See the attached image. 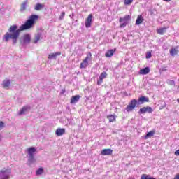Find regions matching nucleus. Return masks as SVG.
<instances>
[{"instance_id": "obj_1", "label": "nucleus", "mask_w": 179, "mask_h": 179, "mask_svg": "<svg viewBox=\"0 0 179 179\" xmlns=\"http://www.w3.org/2000/svg\"><path fill=\"white\" fill-rule=\"evenodd\" d=\"M37 20H38V15H32L26 21L24 24L20 27V29H18L17 25H11L8 29L9 32H6L4 34L3 41L8 43V41L11 39L13 44H16V43H17V39L20 36V31H22V30H29V29H31L34 24H36V22Z\"/></svg>"}, {"instance_id": "obj_2", "label": "nucleus", "mask_w": 179, "mask_h": 179, "mask_svg": "<svg viewBox=\"0 0 179 179\" xmlns=\"http://www.w3.org/2000/svg\"><path fill=\"white\" fill-rule=\"evenodd\" d=\"M90 61H92V53L88 52L87 53V56L85 59L80 64V69L87 68V66H89V62H90Z\"/></svg>"}, {"instance_id": "obj_3", "label": "nucleus", "mask_w": 179, "mask_h": 179, "mask_svg": "<svg viewBox=\"0 0 179 179\" xmlns=\"http://www.w3.org/2000/svg\"><path fill=\"white\" fill-rule=\"evenodd\" d=\"M131 19V16L127 15L123 18H120L119 22L120 23V29H124L128 24V21Z\"/></svg>"}, {"instance_id": "obj_4", "label": "nucleus", "mask_w": 179, "mask_h": 179, "mask_svg": "<svg viewBox=\"0 0 179 179\" xmlns=\"http://www.w3.org/2000/svg\"><path fill=\"white\" fill-rule=\"evenodd\" d=\"M11 80L9 78H6L3 80L1 83V87L3 89H6V90H9L10 89Z\"/></svg>"}, {"instance_id": "obj_5", "label": "nucleus", "mask_w": 179, "mask_h": 179, "mask_svg": "<svg viewBox=\"0 0 179 179\" xmlns=\"http://www.w3.org/2000/svg\"><path fill=\"white\" fill-rule=\"evenodd\" d=\"M140 114H145V113H148L149 114H151V113H153V108L150 106L143 107L140 108L139 110Z\"/></svg>"}, {"instance_id": "obj_6", "label": "nucleus", "mask_w": 179, "mask_h": 179, "mask_svg": "<svg viewBox=\"0 0 179 179\" xmlns=\"http://www.w3.org/2000/svg\"><path fill=\"white\" fill-rule=\"evenodd\" d=\"M92 20H93V15L90 14L85 20V27L87 29L92 27Z\"/></svg>"}, {"instance_id": "obj_7", "label": "nucleus", "mask_w": 179, "mask_h": 179, "mask_svg": "<svg viewBox=\"0 0 179 179\" xmlns=\"http://www.w3.org/2000/svg\"><path fill=\"white\" fill-rule=\"evenodd\" d=\"M27 152L28 155L27 157H29L34 156V155H36V152H37V150L34 147H31L27 149Z\"/></svg>"}, {"instance_id": "obj_8", "label": "nucleus", "mask_w": 179, "mask_h": 179, "mask_svg": "<svg viewBox=\"0 0 179 179\" xmlns=\"http://www.w3.org/2000/svg\"><path fill=\"white\" fill-rule=\"evenodd\" d=\"M101 155H102V156H108L110 155H113V150L110 148L103 149L101 150Z\"/></svg>"}, {"instance_id": "obj_9", "label": "nucleus", "mask_w": 179, "mask_h": 179, "mask_svg": "<svg viewBox=\"0 0 179 179\" xmlns=\"http://www.w3.org/2000/svg\"><path fill=\"white\" fill-rule=\"evenodd\" d=\"M30 110V106H24L22 109L20 110L18 112V115H23V114H25Z\"/></svg>"}, {"instance_id": "obj_10", "label": "nucleus", "mask_w": 179, "mask_h": 179, "mask_svg": "<svg viewBox=\"0 0 179 179\" xmlns=\"http://www.w3.org/2000/svg\"><path fill=\"white\" fill-rule=\"evenodd\" d=\"M107 78V73L103 72L101 73L99 76V80L97 81V85H101L103 83V79H106Z\"/></svg>"}, {"instance_id": "obj_11", "label": "nucleus", "mask_w": 179, "mask_h": 179, "mask_svg": "<svg viewBox=\"0 0 179 179\" xmlns=\"http://www.w3.org/2000/svg\"><path fill=\"white\" fill-rule=\"evenodd\" d=\"M61 55V52H57L55 53H50L49 54L48 58V59H56L57 57Z\"/></svg>"}, {"instance_id": "obj_12", "label": "nucleus", "mask_w": 179, "mask_h": 179, "mask_svg": "<svg viewBox=\"0 0 179 179\" xmlns=\"http://www.w3.org/2000/svg\"><path fill=\"white\" fill-rule=\"evenodd\" d=\"M64 134H65V129H64V128H58L55 131L56 136H62V135H64Z\"/></svg>"}, {"instance_id": "obj_13", "label": "nucleus", "mask_w": 179, "mask_h": 179, "mask_svg": "<svg viewBox=\"0 0 179 179\" xmlns=\"http://www.w3.org/2000/svg\"><path fill=\"white\" fill-rule=\"evenodd\" d=\"M31 40V37L30 36V34H25L23 36V42L24 44H29Z\"/></svg>"}, {"instance_id": "obj_14", "label": "nucleus", "mask_w": 179, "mask_h": 179, "mask_svg": "<svg viewBox=\"0 0 179 179\" xmlns=\"http://www.w3.org/2000/svg\"><path fill=\"white\" fill-rule=\"evenodd\" d=\"M150 72L149 67H145L139 71V75H148Z\"/></svg>"}, {"instance_id": "obj_15", "label": "nucleus", "mask_w": 179, "mask_h": 179, "mask_svg": "<svg viewBox=\"0 0 179 179\" xmlns=\"http://www.w3.org/2000/svg\"><path fill=\"white\" fill-rule=\"evenodd\" d=\"M79 99H80V96L79 95L73 96L71 99V104H75V103H78L79 101Z\"/></svg>"}, {"instance_id": "obj_16", "label": "nucleus", "mask_w": 179, "mask_h": 179, "mask_svg": "<svg viewBox=\"0 0 179 179\" xmlns=\"http://www.w3.org/2000/svg\"><path fill=\"white\" fill-rule=\"evenodd\" d=\"M138 103L140 104H143V103H149V98L146 96H141L138 99Z\"/></svg>"}, {"instance_id": "obj_17", "label": "nucleus", "mask_w": 179, "mask_h": 179, "mask_svg": "<svg viewBox=\"0 0 179 179\" xmlns=\"http://www.w3.org/2000/svg\"><path fill=\"white\" fill-rule=\"evenodd\" d=\"M169 52L171 57H174V55H177V54H178V48L176 47V48H171Z\"/></svg>"}, {"instance_id": "obj_18", "label": "nucleus", "mask_w": 179, "mask_h": 179, "mask_svg": "<svg viewBox=\"0 0 179 179\" xmlns=\"http://www.w3.org/2000/svg\"><path fill=\"white\" fill-rule=\"evenodd\" d=\"M41 38V33H38L35 35V37L33 40V43L34 44H37V43H38V41H40V39Z\"/></svg>"}, {"instance_id": "obj_19", "label": "nucleus", "mask_w": 179, "mask_h": 179, "mask_svg": "<svg viewBox=\"0 0 179 179\" xmlns=\"http://www.w3.org/2000/svg\"><path fill=\"white\" fill-rule=\"evenodd\" d=\"M155 131L152 130L147 133V134L144 136V139H149V138H152L155 136Z\"/></svg>"}, {"instance_id": "obj_20", "label": "nucleus", "mask_w": 179, "mask_h": 179, "mask_svg": "<svg viewBox=\"0 0 179 179\" xmlns=\"http://www.w3.org/2000/svg\"><path fill=\"white\" fill-rule=\"evenodd\" d=\"M115 50H109L105 53V56L107 58H110V57H113L114 55Z\"/></svg>"}, {"instance_id": "obj_21", "label": "nucleus", "mask_w": 179, "mask_h": 179, "mask_svg": "<svg viewBox=\"0 0 179 179\" xmlns=\"http://www.w3.org/2000/svg\"><path fill=\"white\" fill-rule=\"evenodd\" d=\"M107 118L109 120V122H114L117 118V116H115V115H108Z\"/></svg>"}, {"instance_id": "obj_22", "label": "nucleus", "mask_w": 179, "mask_h": 179, "mask_svg": "<svg viewBox=\"0 0 179 179\" xmlns=\"http://www.w3.org/2000/svg\"><path fill=\"white\" fill-rule=\"evenodd\" d=\"M43 8H44V4H41L40 3H38L35 6L34 10L38 11V10H41V9H43Z\"/></svg>"}, {"instance_id": "obj_23", "label": "nucleus", "mask_w": 179, "mask_h": 179, "mask_svg": "<svg viewBox=\"0 0 179 179\" xmlns=\"http://www.w3.org/2000/svg\"><path fill=\"white\" fill-rule=\"evenodd\" d=\"M143 17L142 15H138L136 20V24H141V23L143 22Z\"/></svg>"}, {"instance_id": "obj_24", "label": "nucleus", "mask_w": 179, "mask_h": 179, "mask_svg": "<svg viewBox=\"0 0 179 179\" xmlns=\"http://www.w3.org/2000/svg\"><path fill=\"white\" fill-rule=\"evenodd\" d=\"M36 157L34 156L32 157H28V164H33L36 163Z\"/></svg>"}, {"instance_id": "obj_25", "label": "nucleus", "mask_w": 179, "mask_h": 179, "mask_svg": "<svg viewBox=\"0 0 179 179\" xmlns=\"http://www.w3.org/2000/svg\"><path fill=\"white\" fill-rule=\"evenodd\" d=\"M27 6V1H26L24 3H22L21 8H20L21 12H23V11L26 10V7Z\"/></svg>"}, {"instance_id": "obj_26", "label": "nucleus", "mask_w": 179, "mask_h": 179, "mask_svg": "<svg viewBox=\"0 0 179 179\" xmlns=\"http://www.w3.org/2000/svg\"><path fill=\"white\" fill-rule=\"evenodd\" d=\"M166 29H167V28H166V27L158 29L157 30V33L158 34H163V33H166Z\"/></svg>"}, {"instance_id": "obj_27", "label": "nucleus", "mask_w": 179, "mask_h": 179, "mask_svg": "<svg viewBox=\"0 0 179 179\" xmlns=\"http://www.w3.org/2000/svg\"><path fill=\"white\" fill-rule=\"evenodd\" d=\"M141 179H156L154 177H150V176L147 174H143L141 177Z\"/></svg>"}, {"instance_id": "obj_28", "label": "nucleus", "mask_w": 179, "mask_h": 179, "mask_svg": "<svg viewBox=\"0 0 179 179\" xmlns=\"http://www.w3.org/2000/svg\"><path fill=\"white\" fill-rule=\"evenodd\" d=\"M137 103H138V101L136 100L133 99L131 101L129 105L135 108V107H136Z\"/></svg>"}, {"instance_id": "obj_29", "label": "nucleus", "mask_w": 179, "mask_h": 179, "mask_svg": "<svg viewBox=\"0 0 179 179\" xmlns=\"http://www.w3.org/2000/svg\"><path fill=\"white\" fill-rule=\"evenodd\" d=\"M43 173H44V169L43 168H39L36 171V176H41Z\"/></svg>"}, {"instance_id": "obj_30", "label": "nucleus", "mask_w": 179, "mask_h": 179, "mask_svg": "<svg viewBox=\"0 0 179 179\" xmlns=\"http://www.w3.org/2000/svg\"><path fill=\"white\" fill-rule=\"evenodd\" d=\"M134 108H135L134 106H131L130 104H129L127 108H126V111H127L128 113H129V111H132V110H134Z\"/></svg>"}, {"instance_id": "obj_31", "label": "nucleus", "mask_w": 179, "mask_h": 179, "mask_svg": "<svg viewBox=\"0 0 179 179\" xmlns=\"http://www.w3.org/2000/svg\"><path fill=\"white\" fill-rule=\"evenodd\" d=\"M134 2V0H124V5H131Z\"/></svg>"}, {"instance_id": "obj_32", "label": "nucleus", "mask_w": 179, "mask_h": 179, "mask_svg": "<svg viewBox=\"0 0 179 179\" xmlns=\"http://www.w3.org/2000/svg\"><path fill=\"white\" fill-rule=\"evenodd\" d=\"M65 17V12H62L60 16L59 17V20H62Z\"/></svg>"}, {"instance_id": "obj_33", "label": "nucleus", "mask_w": 179, "mask_h": 179, "mask_svg": "<svg viewBox=\"0 0 179 179\" xmlns=\"http://www.w3.org/2000/svg\"><path fill=\"white\" fill-rule=\"evenodd\" d=\"M146 58L148 59L149 58H151L152 57V52H148L147 53H146Z\"/></svg>"}, {"instance_id": "obj_34", "label": "nucleus", "mask_w": 179, "mask_h": 179, "mask_svg": "<svg viewBox=\"0 0 179 179\" xmlns=\"http://www.w3.org/2000/svg\"><path fill=\"white\" fill-rule=\"evenodd\" d=\"M5 127V123L2 121H0V130H2V129Z\"/></svg>"}, {"instance_id": "obj_35", "label": "nucleus", "mask_w": 179, "mask_h": 179, "mask_svg": "<svg viewBox=\"0 0 179 179\" xmlns=\"http://www.w3.org/2000/svg\"><path fill=\"white\" fill-rule=\"evenodd\" d=\"M176 156H179V149L175 152Z\"/></svg>"}, {"instance_id": "obj_36", "label": "nucleus", "mask_w": 179, "mask_h": 179, "mask_svg": "<svg viewBox=\"0 0 179 179\" xmlns=\"http://www.w3.org/2000/svg\"><path fill=\"white\" fill-rule=\"evenodd\" d=\"M174 179H179V174H176L174 177Z\"/></svg>"}, {"instance_id": "obj_37", "label": "nucleus", "mask_w": 179, "mask_h": 179, "mask_svg": "<svg viewBox=\"0 0 179 179\" xmlns=\"http://www.w3.org/2000/svg\"><path fill=\"white\" fill-rule=\"evenodd\" d=\"M165 2H170L171 0H164Z\"/></svg>"}, {"instance_id": "obj_38", "label": "nucleus", "mask_w": 179, "mask_h": 179, "mask_svg": "<svg viewBox=\"0 0 179 179\" xmlns=\"http://www.w3.org/2000/svg\"><path fill=\"white\" fill-rule=\"evenodd\" d=\"M129 179H135V178L131 177V178H129Z\"/></svg>"}, {"instance_id": "obj_39", "label": "nucleus", "mask_w": 179, "mask_h": 179, "mask_svg": "<svg viewBox=\"0 0 179 179\" xmlns=\"http://www.w3.org/2000/svg\"><path fill=\"white\" fill-rule=\"evenodd\" d=\"M177 102L179 103V99H177Z\"/></svg>"}, {"instance_id": "obj_40", "label": "nucleus", "mask_w": 179, "mask_h": 179, "mask_svg": "<svg viewBox=\"0 0 179 179\" xmlns=\"http://www.w3.org/2000/svg\"><path fill=\"white\" fill-rule=\"evenodd\" d=\"M0 142H1V135H0Z\"/></svg>"}]
</instances>
